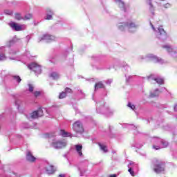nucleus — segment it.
Listing matches in <instances>:
<instances>
[{
    "instance_id": "obj_48",
    "label": "nucleus",
    "mask_w": 177,
    "mask_h": 177,
    "mask_svg": "<svg viewBox=\"0 0 177 177\" xmlns=\"http://www.w3.org/2000/svg\"><path fill=\"white\" fill-rule=\"evenodd\" d=\"M122 67H126V68H129V66H127V63L124 62Z\"/></svg>"
},
{
    "instance_id": "obj_40",
    "label": "nucleus",
    "mask_w": 177,
    "mask_h": 177,
    "mask_svg": "<svg viewBox=\"0 0 177 177\" xmlns=\"http://www.w3.org/2000/svg\"><path fill=\"white\" fill-rule=\"evenodd\" d=\"M142 146H143L142 145H140V144H134L133 145V147H136V149H140L142 147Z\"/></svg>"
},
{
    "instance_id": "obj_31",
    "label": "nucleus",
    "mask_w": 177,
    "mask_h": 177,
    "mask_svg": "<svg viewBox=\"0 0 177 177\" xmlns=\"http://www.w3.org/2000/svg\"><path fill=\"white\" fill-rule=\"evenodd\" d=\"M5 15H8V16H12V15H13V11L10 10H6L4 11Z\"/></svg>"
},
{
    "instance_id": "obj_38",
    "label": "nucleus",
    "mask_w": 177,
    "mask_h": 177,
    "mask_svg": "<svg viewBox=\"0 0 177 177\" xmlns=\"http://www.w3.org/2000/svg\"><path fill=\"white\" fill-rule=\"evenodd\" d=\"M3 60H6V56L3 54L0 55V62H3Z\"/></svg>"
},
{
    "instance_id": "obj_44",
    "label": "nucleus",
    "mask_w": 177,
    "mask_h": 177,
    "mask_svg": "<svg viewBox=\"0 0 177 177\" xmlns=\"http://www.w3.org/2000/svg\"><path fill=\"white\" fill-rule=\"evenodd\" d=\"M29 86V92H34V87L31 84H28Z\"/></svg>"
},
{
    "instance_id": "obj_50",
    "label": "nucleus",
    "mask_w": 177,
    "mask_h": 177,
    "mask_svg": "<svg viewBox=\"0 0 177 177\" xmlns=\"http://www.w3.org/2000/svg\"><path fill=\"white\" fill-rule=\"evenodd\" d=\"M80 93L82 95L83 97L85 96V94H84V93H82V90H80Z\"/></svg>"
},
{
    "instance_id": "obj_4",
    "label": "nucleus",
    "mask_w": 177,
    "mask_h": 177,
    "mask_svg": "<svg viewBox=\"0 0 177 177\" xmlns=\"http://www.w3.org/2000/svg\"><path fill=\"white\" fill-rule=\"evenodd\" d=\"M153 171L156 174H160L161 172H164L165 170V162L160 160H156L153 162Z\"/></svg>"
},
{
    "instance_id": "obj_55",
    "label": "nucleus",
    "mask_w": 177,
    "mask_h": 177,
    "mask_svg": "<svg viewBox=\"0 0 177 177\" xmlns=\"http://www.w3.org/2000/svg\"><path fill=\"white\" fill-rule=\"evenodd\" d=\"M160 1H165V0H160Z\"/></svg>"
},
{
    "instance_id": "obj_21",
    "label": "nucleus",
    "mask_w": 177,
    "mask_h": 177,
    "mask_svg": "<svg viewBox=\"0 0 177 177\" xmlns=\"http://www.w3.org/2000/svg\"><path fill=\"white\" fill-rule=\"evenodd\" d=\"M60 135L62 136V138H71L73 136L72 133H68L64 130L60 131Z\"/></svg>"
},
{
    "instance_id": "obj_33",
    "label": "nucleus",
    "mask_w": 177,
    "mask_h": 177,
    "mask_svg": "<svg viewBox=\"0 0 177 177\" xmlns=\"http://www.w3.org/2000/svg\"><path fill=\"white\" fill-rule=\"evenodd\" d=\"M128 171L131 176H135V171H133V169H132V167H129Z\"/></svg>"
},
{
    "instance_id": "obj_37",
    "label": "nucleus",
    "mask_w": 177,
    "mask_h": 177,
    "mask_svg": "<svg viewBox=\"0 0 177 177\" xmlns=\"http://www.w3.org/2000/svg\"><path fill=\"white\" fill-rule=\"evenodd\" d=\"M127 106H128L130 109H131V110H135V109H136V106H135L133 104H132V103H131V102H129L128 104H127Z\"/></svg>"
},
{
    "instance_id": "obj_26",
    "label": "nucleus",
    "mask_w": 177,
    "mask_h": 177,
    "mask_svg": "<svg viewBox=\"0 0 177 177\" xmlns=\"http://www.w3.org/2000/svg\"><path fill=\"white\" fill-rule=\"evenodd\" d=\"M12 80H14L15 82H17V84H20V82H21V78L19 75L12 76Z\"/></svg>"
},
{
    "instance_id": "obj_10",
    "label": "nucleus",
    "mask_w": 177,
    "mask_h": 177,
    "mask_svg": "<svg viewBox=\"0 0 177 177\" xmlns=\"http://www.w3.org/2000/svg\"><path fill=\"white\" fill-rule=\"evenodd\" d=\"M163 49L167 50V51L169 53L172 57H176L177 49L176 48H174L170 45H164L162 46Z\"/></svg>"
},
{
    "instance_id": "obj_2",
    "label": "nucleus",
    "mask_w": 177,
    "mask_h": 177,
    "mask_svg": "<svg viewBox=\"0 0 177 177\" xmlns=\"http://www.w3.org/2000/svg\"><path fill=\"white\" fill-rule=\"evenodd\" d=\"M139 25L132 22L131 20H127L124 22H120L118 24V28L120 31H128L129 32H135L138 30Z\"/></svg>"
},
{
    "instance_id": "obj_52",
    "label": "nucleus",
    "mask_w": 177,
    "mask_h": 177,
    "mask_svg": "<svg viewBox=\"0 0 177 177\" xmlns=\"http://www.w3.org/2000/svg\"><path fill=\"white\" fill-rule=\"evenodd\" d=\"M176 107H177V104H176V105L174 106V111H177Z\"/></svg>"
},
{
    "instance_id": "obj_5",
    "label": "nucleus",
    "mask_w": 177,
    "mask_h": 177,
    "mask_svg": "<svg viewBox=\"0 0 177 177\" xmlns=\"http://www.w3.org/2000/svg\"><path fill=\"white\" fill-rule=\"evenodd\" d=\"M44 115V111L42 109L39 108L37 111H33L30 115H26V118L28 120H35L37 118H39V117H42Z\"/></svg>"
},
{
    "instance_id": "obj_34",
    "label": "nucleus",
    "mask_w": 177,
    "mask_h": 177,
    "mask_svg": "<svg viewBox=\"0 0 177 177\" xmlns=\"http://www.w3.org/2000/svg\"><path fill=\"white\" fill-rule=\"evenodd\" d=\"M32 17V15L31 14H28L25 15L24 20H30V19H31Z\"/></svg>"
},
{
    "instance_id": "obj_24",
    "label": "nucleus",
    "mask_w": 177,
    "mask_h": 177,
    "mask_svg": "<svg viewBox=\"0 0 177 177\" xmlns=\"http://www.w3.org/2000/svg\"><path fill=\"white\" fill-rule=\"evenodd\" d=\"M50 77L53 78V80H58L59 75V73L56 72H52L50 75Z\"/></svg>"
},
{
    "instance_id": "obj_42",
    "label": "nucleus",
    "mask_w": 177,
    "mask_h": 177,
    "mask_svg": "<svg viewBox=\"0 0 177 177\" xmlns=\"http://www.w3.org/2000/svg\"><path fill=\"white\" fill-rule=\"evenodd\" d=\"M163 8H165V9H168V8H171V4L167 3L166 4L163 5Z\"/></svg>"
},
{
    "instance_id": "obj_6",
    "label": "nucleus",
    "mask_w": 177,
    "mask_h": 177,
    "mask_svg": "<svg viewBox=\"0 0 177 177\" xmlns=\"http://www.w3.org/2000/svg\"><path fill=\"white\" fill-rule=\"evenodd\" d=\"M147 80L151 84H158L159 85H162V84H164V79L154 75H151L148 76Z\"/></svg>"
},
{
    "instance_id": "obj_28",
    "label": "nucleus",
    "mask_w": 177,
    "mask_h": 177,
    "mask_svg": "<svg viewBox=\"0 0 177 177\" xmlns=\"http://www.w3.org/2000/svg\"><path fill=\"white\" fill-rule=\"evenodd\" d=\"M98 146L100 147V149H101V150H102V151H104V153H107V147H106L105 145H103L100 142L98 143Z\"/></svg>"
},
{
    "instance_id": "obj_35",
    "label": "nucleus",
    "mask_w": 177,
    "mask_h": 177,
    "mask_svg": "<svg viewBox=\"0 0 177 177\" xmlns=\"http://www.w3.org/2000/svg\"><path fill=\"white\" fill-rule=\"evenodd\" d=\"M126 127L129 129H136V127L133 126V124H126Z\"/></svg>"
},
{
    "instance_id": "obj_54",
    "label": "nucleus",
    "mask_w": 177,
    "mask_h": 177,
    "mask_svg": "<svg viewBox=\"0 0 177 177\" xmlns=\"http://www.w3.org/2000/svg\"><path fill=\"white\" fill-rule=\"evenodd\" d=\"M109 131H111V126H109Z\"/></svg>"
},
{
    "instance_id": "obj_41",
    "label": "nucleus",
    "mask_w": 177,
    "mask_h": 177,
    "mask_svg": "<svg viewBox=\"0 0 177 177\" xmlns=\"http://www.w3.org/2000/svg\"><path fill=\"white\" fill-rule=\"evenodd\" d=\"M64 92L66 93V95H67V93H71V89L70 88L66 87L65 88V91Z\"/></svg>"
},
{
    "instance_id": "obj_13",
    "label": "nucleus",
    "mask_w": 177,
    "mask_h": 177,
    "mask_svg": "<svg viewBox=\"0 0 177 177\" xmlns=\"http://www.w3.org/2000/svg\"><path fill=\"white\" fill-rule=\"evenodd\" d=\"M88 168V162H82L78 166V171H80V176H84L85 174H86V171Z\"/></svg>"
},
{
    "instance_id": "obj_45",
    "label": "nucleus",
    "mask_w": 177,
    "mask_h": 177,
    "mask_svg": "<svg viewBox=\"0 0 177 177\" xmlns=\"http://www.w3.org/2000/svg\"><path fill=\"white\" fill-rule=\"evenodd\" d=\"M34 95H35V97H38V96H39V95H41V92H39V91H35V92L34 93Z\"/></svg>"
},
{
    "instance_id": "obj_27",
    "label": "nucleus",
    "mask_w": 177,
    "mask_h": 177,
    "mask_svg": "<svg viewBox=\"0 0 177 177\" xmlns=\"http://www.w3.org/2000/svg\"><path fill=\"white\" fill-rule=\"evenodd\" d=\"M148 3L149 6V10L151 12L152 15H154V6H153V3H151V0H149Z\"/></svg>"
},
{
    "instance_id": "obj_30",
    "label": "nucleus",
    "mask_w": 177,
    "mask_h": 177,
    "mask_svg": "<svg viewBox=\"0 0 177 177\" xmlns=\"http://www.w3.org/2000/svg\"><path fill=\"white\" fill-rule=\"evenodd\" d=\"M66 96H67V94L66 93V92L63 91L62 93H61L59 95V99H64V97H66Z\"/></svg>"
},
{
    "instance_id": "obj_46",
    "label": "nucleus",
    "mask_w": 177,
    "mask_h": 177,
    "mask_svg": "<svg viewBox=\"0 0 177 177\" xmlns=\"http://www.w3.org/2000/svg\"><path fill=\"white\" fill-rule=\"evenodd\" d=\"M125 77H126V82H129V80L132 78V76H129L128 77H127V75H125Z\"/></svg>"
},
{
    "instance_id": "obj_12",
    "label": "nucleus",
    "mask_w": 177,
    "mask_h": 177,
    "mask_svg": "<svg viewBox=\"0 0 177 177\" xmlns=\"http://www.w3.org/2000/svg\"><path fill=\"white\" fill-rule=\"evenodd\" d=\"M55 39L56 37L55 36L45 34L41 37L38 39L37 42H41L42 41H46V42H50V41H55Z\"/></svg>"
},
{
    "instance_id": "obj_1",
    "label": "nucleus",
    "mask_w": 177,
    "mask_h": 177,
    "mask_svg": "<svg viewBox=\"0 0 177 177\" xmlns=\"http://www.w3.org/2000/svg\"><path fill=\"white\" fill-rule=\"evenodd\" d=\"M96 103V112L97 114H102V115H106V117H110L114 114V111L110 109L109 106L106 105L104 100L95 101Z\"/></svg>"
},
{
    "instance_id": "obj_29",
    "label": "nucleus",
    "mask_w": 177,
    "mask_h": 177,
    "mask_svg": "<svg viewBox=\"0 0 177 177\" xmlns=\"http://www.w3.org/2000/svg\"><path fill=\"white\" fill-rule=\"evenodd\" d=\"M16 42H17V39L16 38L12 39L9 41L8 46L9 47L12 46V45H13L14 44H16Z\"/></svg>"
},
{
    "instance_id": "obj_43",
    "label": "nucleus",
    "mask_w": 177,
    "mask_h": 177,
    "mask_svg": "<svg viewBox=\"0 0 177 177\" xmlns=\"http://www.w3.org/2000/svg\"><path fill=\"white\" fill-rule=\"evenodd\" d=\"M113 82V80L112 79H109L107 80L105 83L107 84V85H111V84Z\"/></svg>"
},
{
    "instance_id": "obj_32",
    "label": "nucleus",
    "mask_w": 177,
    "mask_h": 177,
    "mask_svg": "<svg viewBox=\"0 0 177 177\" xmlns=\"http://www.w3.org/2000/svg\"><path fill=\"white\" fill-rule=\"evenodd\" d=\"M15 19L16 20H23V17H21V15L19 13H17L15 14Z\"/></svg>"
},
{
    "instance_id": "obj_3",
    "label": "nucleus",
    "mask_w": 177,
    "mask_h": 177,
    "mask_svg": "<svg viewBox=\"0 0 177 177\" xmlns=\"http://www.w3.org/2000/svg\"><path fill=\"white\" fill-rule=\"evenodd\" d=\"M150 26L152 28V30L155 32V35L159 41L161 42H164V41H167L168 39V35L167 34V32L164 30V28L162 26H159L157 30L154 27V25L150 22Z\"/></svg>"
},
{
    "instance_id": "obj_16",
    "label": "nucleus",
    "mask_w": 177,
    "mask_h": 177,
    "mask_svg": "<svg viewBox=\"0 0 177 177\" xmlns=\"http://www.w3.org/2000/svg\"><path fill=\"white\" fill-rule=\"evenodd\" d=\"M9 26L12 28V30H15V31H21V30H23V28L21 27V26L15 22H10L9 24Z\"/></svg>"
},
{
    "instance_id": "obj_9",
    "label": "nucleus",
    "mask_w": 177,
    "mask_h": 177,
    "mask_svg": "<svg viewBox=\"0 0 177 177\" xmlns=\"http://www.w3.org/2000/svg\"><path fill=\"white\" fill-rule=\"evenodd\" d=\"M28 68L30 70H32V71H34L35 74H41L42 73V69L41 68V65L32 62L28 66Z\"/></svg>"
},
{
    "instance_id": "obj_51",
    "label": "nucleus",
    "mask_w": 177,
    "mask_h": 177,
    "mask_svg": "<svg viewBox=\"0 0 177 177\" xmlns=\"http://www.w3.org/2000/svg\"><path fill=\"white\" fill-rule=\"evenodd\" d=\"M109 177H117L116 174H111V176H109Z\"/></svg>"
},
{
    "instance_id": "obj_18",
    "label": "nucleus",
    "mask_w": 177,
    "mask_h": 177,
    "mask_svg": "<svg viewBox=\"0 0 177 177\" xmlns=\"http://www.w3.org/2000/svg\"><path fill=\"white\" fill-rule=\"evenodd\" d=\"M116 3H118L119 8H120L121 10L123 12H127V7L125 6V3L122 0H115Z\"/></svg>"
},
{
    "instance_id": "obj_19",
    "label": "nucleus",
    "mask_w": 177,
    "mask_h": 177,
    "mask_svg": "<svg viewBox=\"0 0 177 177\" xmlns=\"http://www.w3.org/2000/svg\"><path fill=\"white\" fill-rule=\"evenodd\" d=\"M46 20H52L53 17L52 16H53V11L50 9V8H47L46 10Z\"/></svg>"
},
{
    "instance_id": "obj_25",
    "label": "nucleus",
    "mask_w": 177,
    "mask_h": 177,
    "mask_svg": "<svg viewBox=\"0 0 177 177\" xmlns=\"http://www.w3.org/2000/svg\"><path fill=\"white\" fill-rule=\"evenodd\" d=\"M160 95V90L158 88H156L154 91V93H151L150 94V97H156Z\"/></svg>"
},
{
    "instance_id": "obj_49",
    "label": "nucleus",
    "mask_w": 177,
    "mask_h": 177,
    "mask_svg": "<svg viewBox=\"0 0 177 177\" xmlns=\"http://www.w3.org/2000/svg\"><path fill=\"white\" fill-rule=\"evenodd\" d=\"M11 55H16V51H11L10 52Z\"/></svg>"
},
{
    "instance_id": "obj_23",
    "label": "nucleus",
    "mask_w": 177,
    "mask_h": 177,
    "mask_svg": "<svg viewBox=\"0 0 177 177\" xmlns=\"http://www.w3.org/2000/svg\"><path fill=\"white\" fill-rule=\"evenodd\" d=\"M128 168H132V169L135 170L138 168V164L131 161L128 165Z\"/></svg>"
},
{
    "instance_id": "obj_14",
    "label": "nucleus",
    "mask_w": 177,
    "mask_h": 177,
    "mask_svg": "<svg viewBox=\"0 0 177 177\" xmlns=\"http://www.w3.org/2000/svg\"><path fill=\"white\" fill-rule=\"evenodd\" d=\"M147 57L148 59H150V60H152L154 63H159L160 64H162L164 63V61L161 58H158L157 56L153 55V54H149Z\"/></svg>"
},
{
    "instance_id": "obj_22",
    "label": "nucleus",
    "mask_w": 177,
    "mask_h": 177,
    "mask_svg": "<svg viewBox=\"0 0 177 177\" xmlns=\"http://www.w3.org/2000/svg\"><path fill=\"white\" fill-rule=\"evenodd\" d=\"M102 88H104V84L102 83V82H97L95 84V91H97V89H100Z\"/></svg>"
},
{
    "instance_id": "obj_56",
    "label": "nucleus",
    "mask_w": 177,
    "mask_h": 177,
    "mask_svg": "<svg viewBox=\"0 0 177 177\" xmlns=\"http://www.w3.org/2000/svg\"><path fill=\"white\" fill-rule=\"evenodd\" d=\"M141 59H143V57H142Z\"/></svg>"
},
{
    "instance_id": "obj_36",
    "label": "nucleus",
    "mask_w": 177,
    "mask_h": 177,
    "mask_svg": "<svg viewBox=\"0 0 177 177\" xmlns=\"http://www.w3.org/2000/svg\"><path fill=\"white\" fill-rule=\"evenodd\" d=\"M30 39H31V36L27 35V36L25 37V42H26V44H28V42H30Z\"/></svg>"
},
{
    "instance_id": "obj_11",
    "label": "nucleus",
    "mask_w": 177,
    "mask_h": 177,
    "mask_svg": "<svg viewBox=\"0 0 177 177\" xmlns=\"http://www.w3.org/2000/svg\"><path fill=\"white\" fill-rule=\"evenodd\" d=\"M156 142L158 145H160V147L157 146V145H153V148L155 149V150H160V149H164L165 147H167V146H168V142H167L164 140H161L160 138H158L156 140Z\"/></svg>"
},
{
    "instance_id": "obj_20",
    "label": "nucleus",
    "mask_w": 177,
    "mask_h": 177,
    "mask_svg": "<svg viewBox=\"0 0 177 177\" xmlns=\"http://www.w3.org/2000/svg\"><path fill=\"white\" fill-rule=\"evenodd\" d=\"M75 149L77 153H78V156H80V157H82V145H76L75 146Z\"/></svg>"
},
{
    "instance_id": "obj_47",
    "label": "nucleus",
    "mask_w": 177,
    "mask_h": 177,
    "mask_svg": "<svg viewBox=\"0 0 177 177\" xmlns=\"http://www.w3.org/2000/svg\"><path fill=\"white\" fill-rule=\"evenodd\" d=\"M45 136H46V138H50L52 137V136L50 134H49L48 133H46Z\"/></svg>"
},
{
    "instance_id": "obj_15",
    "label": "nucleus",
    "mask_w": 177,
    "mask_h": 177,
    "mask_svg": "<svg viewBox=\"0 0 177 177\" xmlns=\"http://www.w3.org/2000/svg\"><path fill=\"white\" fill-rule=\"evenodd\" d=\"M44 168L46 169V174H48V175H52V174H55V167H53V165H50L49 163L46 162Z\"/></svg>"
},
{
    "instance_id": "obj_53",
    "label": "nucleus",
    "mask_w": 177,
    "mask_h": 177,
    "mask_svg": "<svg viewBox=\"0 0 177 177\" xmlns=\"http://www.w3.org/2000/svg\"><path fill=\"white\" fill-rule=\"evenodd\" d=\"M59 177H66L64 174H59Z\"/></svg>"
},
{
    "instance_id": "obj_7",
    "label": "nucleus",
    "mask_w": 177,
    "mask_h": 177,
    "mask_svg": "<svg viewBox=\"0 0 177 177\" xmlns=\"http://www.w3.org/2000/svg\"><path fill=\"white\" fill-rule=\"evenodd\" d=\"M51 146L54 147V149H63V147H66L67 146V142L66 140H53L51 143Z\"/></svg>"
},
{
    "instance_id": "obj_8",
    "label": "nucleus",
    "mask_w": 177,
    "mask_h": 177,
    "mask_svg": "<svg viewBox=\"0 0 177 177\" xmlns=\"http://www.w3.org/2000/svg\"><path fill=\"white\" fill-rule=\"evenodd\" d=\"M73 129L76 133H84V126L80 121H77L73 124Z\"/></svg>"
},
{
    "instance_id": "obj_17",
    "label": "nucleus",
    "mask_w": 177,
    "mask_h": 177,
    "mask_svg": "<svg viewBox=\"0 0 177 177\" xmlns=\"http://www.w3.org/2000/svg\"><path fill=\"white\" fill-rule=\"evenodd\" d=\"M26 160L27 161H29V162H34L37 158L32 156V153H31V151H28L26 152Z\"/></svg>"
},
{
    "instance_id": "obj_39",
    "label": "nucleus",
    "mask_w": 177,
    "mask_h": 177,
    "mask_svg": "<svg viewBox=\"0 0 177 177\" xmlns=\"http://www.w3.org/2000/svg\"><path fill=\"white\" fill-rule=\"evenodd\" d=\"M21 101H20L19 100H15V105L17 106V109H19V107H20V103Z\"/></svg>"
}]
</instances>
